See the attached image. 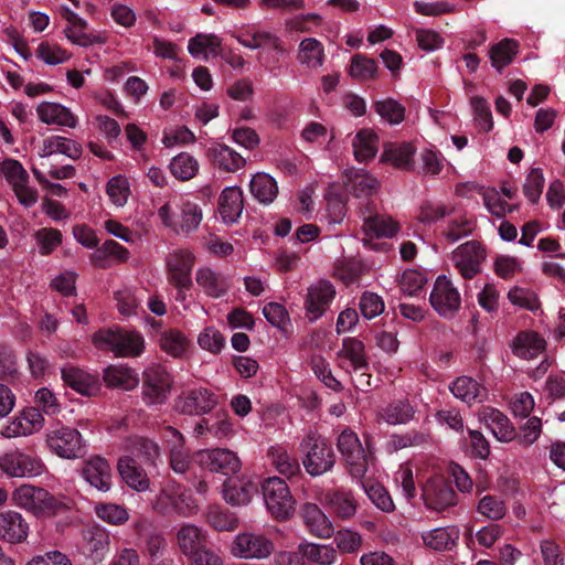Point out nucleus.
I'll return each mask as SVG.
<instances>
[{
	"mask_svg": "<svg viewBox=\"0 0 565 565\" xmlns=\"http://www.w3.org/2000/svg\"><path fill=\"white\" fill-rule=\"evenodd\" d=\"M345 186L356 196H370L380 188L379 180L363 169H348L345 171Z\"/></svg>",
	"mask_w": 565,
	"mask_h": 565,
	"instance_id": "nucleus-38",
	"label": "nucleus"
},
{
	"mask_svg": "<svg viewBox=\"0 0 565 565\" xmlns=\"http://www.w3.org/2000/svg\"><path fill=\"white\" fill-rule=\"evenodd\" d=\"M267 511L277 520H288L296 511V500L288 484L278 477L267 478L262 484Z\"/></svg>",
	"mask_w": 565,
	"mask_h": 565,
	"instance_id": "nucleus-7",
	"label": "nucleus"
},
{
	"mask_svg": "<svg viewBox=\"0 0 565 565\" xmlns=\"http://www.w3.org/2000/svg\"><path fill=\"white\" fill-rule=\"evenodd\" d=\"M95 512L99 519L114 525L124 524L129 520L128 510L116 503L98 504L95 507Z\"/></svg>",
	"mask_w": 565,
	"mask_h": 565,
	"instance_id": "nucleus-60",
	"label": "nucleus"
},
{
	"mask_svg": "<svg viewBox=\"0 0 565 565\" xmlns=\"http://www.w3.org/2000/svg\"><path fill=\"white\" fill-rule=\"evenodd\" d=\"M249 188L253 196L263 204L271 203L278 194L277 182L265 172L254 174Z\"/></svg>",
	"mask_w": 565,
	"mask_h": 565,
	"instance_id": "nucleus-45",
	"label": "nucleus"
},
{
	"mask_svg": "<svg viewBox=\"0 0 565 565\" xmlns=\"http://www.w3.org/2000/svg\"><path fill=\"white\" fill-rule=\"evenodd\" d=\"M38 503L34 516L52 518L67 510L71 505V500L64 495H54L43 489L42 492H40V500Z\"/></svg>",
	"mask_w": 565,
	"mask_h": 565,
	"instance_id": "nucleus-47",
	"label": "nucleus"
},
{
	"mask_svg": "<svg viewBox=\"0 0 565 565\" xmlns=\"http://www.w3.org/2000/svg\"><path fill=\"white\" fill-rule=\"evenodd\" d=\"M475 228V223L463 211L456 205V212L445 218L440 235L449 243H455L469 236Z\"/></svg>",
	"mask_w": 565,
	"mask_h": 565,
	"instance_id": "nucleus-30",
	"label": "nucleus"
},
{
	"mask_svg": "<svg viewBox=\"0 0 565 565\" xmlns=\"http://www.w3.org/2000/svg\"><path fill=\"white\" fill-rule=\"evenodd\" d=\"M375 110L383 120L391 125H397L404 120L405 109L394 99L379 100L375 104Z\"/></svg>",
	"mask_w": 565,
	"mask_h": 565,
	"instance_id": "nucleus-64",
	"label": "nucleus"
},
{
	"mask_svg": "<svg viewBox=\"0 0 565 565\" xmlns=\"http://www.w3.org/2000/svg\"><path fill=\"white\" fill-rule=\"evenodd\" d=\"M413 407L406 402L388 405L382 413V418L390 425H401L413 418Z\"/></svg>",
	"mask_w": 565,
	"mask_h": 565,
	"instance_id": "nucleus-63",
	"label": "nucleus"
},
{
	"mask_svg": "<svg viewBox=\"0 0 565 565\" xmlns=\"http://www.w3.org/2000/svg\"><path fill=\"white\" fill-rule=\"evenodd\" d=\"M62 379L66 385L84 396H93L99 391L98 379L81 369H63Z\"/></svg>",
	"mask_w": 565,
	"mask_h": 565,
	"instance_id": "nucleus-34",
	"label": "nucleus"
},
{
	"mask_svg": "<svg viewBox=\"0 0 565 565\" xmlns=\"http://www.w3.org/2000/svg\"><path fill=\"white\" fill-rule=\"evenodd\" d=\"M92 342L97 349L109 351L117 358L139 356L146 348L145 338L140 332L119 327L95 332Z\"/></svg>",
	"mask_w": 565,
	"mask_h": 565,
	"instance_id": "nucleus-3",
	"label": "nucleus"
},
{
	"mask_svg": "<svg viewBox=\"0 0 565 565\" xmlns=\"http://www.w3.org/2000/svg\"><path fill=\"white\" fill-rule=\"evenodd\" d=\"M450 391L465 403L482 402L487 397V390L469 376H460L454 381Z\"/></svg>",
	"mask_w": 565,
	"mask_h": 565,
	"instance_id": "nucleus-42",
	"label": "nucleus"
},
{
	"mask_svg": "<svg viewBox=\"0 0 565 565\" xmlns=\"http://www.w3.org/2000/svg\"><path fill=\"white\" fill-rule=\"evenodd\" d=\"M161 224L178 235L196 231L203 220L200 205L186 196H170L157 211Z\"/></svg>",
	"mask_w": 565,
	"mask_h": 565,
	"instance_id": "nucleus-2",
	"label": "nucleus"
},
{
	"mask_svg": "<svg viewBox=\"0 0 565 565\" xmlns=\"http://www.w3.org/2000/svg\"><path fill=\"white\" fill-rule=\"evenodd\" d=\"M45 469L42 459L20 450H11L0 456V470L8 478H35Z\"/></svg>",
	"mask_w": 565,
	"mask_h": 565,
	"instance_id": "nucleus-11",
	"label": "nucleus"
},
{
	"mask_svg": "<svg viewBox=\"0 0 565 565\" xmlns=\"http://www.w3.org/2000/svg\"><path fill=\"white\" fill-rule=\"evenodd\" d=\"M159 344L167 354L179 358L186 352L189 341L182 332L167 330L161 333Z\"/></svg>",
	"mask_w": 565,
	"mask_h": 565,
	"instance_id": "nucleus-55",
	"label": "nucleus"
},
{
	"mask_svg": "<svg viewBox=\"0 0 565 565\" xmlns=\"http://www.w3.org/2000/svg\"><path fill=\"white\" fill-rule=\"evenodd\" d=\"M106 193L114 205L118 207L124 206L130 195V184L128 179L121 174L113 177L107 182Z\"/></svg>",
	"mask_w": 565,
	"mask_h": 565,
	"instance_id": "nucleus-56",
	"label": "nucleus"
},
{
	"mask_svg": "<svg viewBox=\"0 0 565 565\" xmlns=\"http://www.w3.org/2000/svg\"><path fill=\"white\" fill-rule=\"evenodd\" d=\"M415 148L408 142H390L384 146L381 161L397 169L412 170Z\"/></svg>",
	"mask_w": 565,
	"mask_h": 565,
	"instance_id": "nucleus-32",
	"label": "nucleus"
},
{
	"mask_svg": "<svg viewBox=\"0 0 565 565\" xmlns=\"http://www.w3.org/2000/svg\"><path fill=\"white\" fill-rule=\"evenodd\" d=\"M0 174L13 189L24 181H29V175L23 166L15 159H6L0 163Z\"/></svg>",
	"mask_w": 565,
	"mask_h": 565,
	"instance_id": "nucleus-62",
	"label": "nucleus"
},
{
	"mask_svg": "<svg viewBox=\"0 0 565 565\" xmlns=\"http://www.w3.org/2000/svg\"><path fill=\"white\" fill-rule=\"evenodd\" d=\"M486 252L477 242H467L452 250L450 260L466 279H471L481 271Z\"/></svg>",
	"mask_w": 565,
	"mask_h": 565,
	"instance_id": "nucleus-18",
	"label": "nucleus"
},
{
	"mask_svg": "<svg viewBox=\"0 0 565 565\" xmlns=\"http://www.w3.org/2000/svg\"><path fill=\"white\" fill-rule=\"evenodd\" d=\"M142 396L147 405H161L168 399L173 386L171 374L161 365L146 369Z\"/></svg>",
	"mask_w": 565,
	"mask_h": 565,
	"instance_id": "nucleus-13",
	"label": "nucleus"
},
{
	"mask_svg": "<svg viewBox=\"0 0 565 565\" xmlns=\"http://www.w3.org/2000/svg\"><path fill=\"white\" fill-rule=\"evenodd\" d=\"M422 498L427 509L441 512L456 504V493L441 477L430 478L422 487Z\"/></svg>",
	"mask_w": 565,
	"mask_h": 565,
	"instance_id": "nucleus-19",
	"label": "nucleus"
},
{
	"mask_svg": "<svg viewBox=\"0 0 565 565\" xmlns=\"http://www.w3.org/2000/svg\"><path fill=\"white\" fill-rule=\"evenodd\" d=\"M33 237L41 255L51 254L62 243V233L52 227L38 230Z\"/></svg>",
	"mask_w": 565,
	"mask_h": 565,
	"instance_id": "nucleus-58",
	"label": "nucleus"
},
{
	"mask_svg": "<svg viewBox=\"0 0 565 565\" xmlns=\"http://www.w3.org/2000/svg\"><path fill=\"white\" fill-rule=\"evenodd\" d=\"M363 233L369 237H394L398 231V223L387 215H374L364 220Z\"/></svg>",
	"mask_w": 565,
	"mask_h": 565,
	"instance_id": "nucleus-44",
	"label": "nucleus"
},
{
	"mask_svg": "<svg viewBox=\"0 0 565 565\" xmlns=\"http://www.w3.org/2000/svg\"><path fill=\"white\" fill-rule=\"evenodd\" d=\"M153 508L166 515L190 518L198 513L199 504L191 492L175 482L168 483L157 495Z\"/></svg>",
	"mask_w": 565,
	"mask_h": 565,
	"instance_id": "nucleus-5",
	"label": "nucleus"
},
{
	"mask_svg": "<svg viewBox=\"0 0 565 565\" xmlns=\"http://www.w3.org/2000/svg\"><path fill=\"white\" fill-rule=\"evenodd\" d=\"M30 533V524L18 511H0V540L8 544L24 543Z\"/></svg>",
	"mask_w": 565,
	"mask_h": 565,
	"instance_id": "nucleus-22",
	"label": "nucleus"
},
{
	"mask_svg": "<svg viewBox=\"0 0 565 565\" xmlns=\"http://www.w3.org/2000/svg\"><path fill=\"white\" fill-rule=\"evenodd\" d=\"M188 51L194 58L207 61L221 54L222 40L214 33H199L189 40Z\"/></svg>",
	"mask_w": 565,
	"mask_h": 565,
	"instance_id": "nucleus-33",
	"label": "nucleus"
},
{
	"mask_svg": "<svg viewBox=\"0 0 565 565\" xmlns=\"http://www.w3.org/2000/svg\"><path fill=\"white\" fill-rule=\"evenodd\" d=\"M39 119L46 125H55L67 128H76L77 117L73 111L58 103L42 102L36 107Z\"/></svg>",
	"mask_w": 565,
	"mask_h": 565,
	"instance_id": "nucleus-27",
	"label": "nucleus"
},
{
	"mask_svg": "<svg viewBox=\"0 0 565 565\" xmlns=\"http://www.w3.org/2000/svg\"><path fill=\"white\" fill-rule=\"evenodd\" d=\"M268 456L279 473L291 478L300 472L298 459L290 455L285 446H271Z\"/></svg>",
	"mask_w": 565,
	"mask_h": 565,
	"instance_id": "nucleus-46",
	"label": "nucleus"
},
{
	"mask_svg": "<svg viewBox=\"0 0 565 565\" xmlns=\"http://www.w3.org/2000/svg\"><path fill=\"white\" fill-rule=\"evenodd\" d=\"M455 212L456 204L452 202H425L419 207L417 220L429 225L451 216Z\"/></svg>",
	"mask_w": 565,
	"mask_h": 565,
	"instance_id": "nucleus-48",
	"label": "nucleus"
},
{
	"mask_svg": "<svg viewBox=\"0 0 565 565\" xmlns=\"http://www.w3.org/2000/svg\"><path fill=\"white\" fill-rule=\"evenodd\" d=\"M36 56L45 64L55 66L68 61L71 54L55 43L42 42L36 49Z\"/></svg>",
	"mask_w": 565,
	"mask_h": 565,
	"instance_id": "nucleus-57",
	"label": "nucleus"
},
{
	"mask_svg": "<svg viewBox=\"0 0 565 565\" xmlns=\"http://www.w3.org/2000/svg\"><path fill=\"white\" fill-rule=\"evenodd\" d=\"M195 458L202 468L224 476L236 475L242 468L236 452L227 448L202 449L196 452Z\"/></svg>",
	"mask_w": 565,
	"mask_h": 565,
	"instance_id": "nucleus-16",
	"label": "nucleus"
},
{
	"mask_svg": "<svg viewBox=\"0 0 565 565\" xmlns=\"http://www.w3.org/2000/svg\"><path fill=\"white\" fill-rule=\"evenodd\" d=\"M243 193L238 186L225 188L218 199V211L224 223H235L243 212Z\"/></svg>",
	"mask_w": 565,
	"mask_h": 565,
	"instance_id": "nucleus-37",
	"label": "nucleus"
},
{
	"mask_svg": "<svg viewBox=\"0 0 565 565\" xmlns=\"http://www.w3.org/2000/svg\"><path fill=\"white\" fill-rule=\"evenodd\" d=\"M195 281L204 294L212 298L222 297L228 288L225 278L209 267H201L196 270Z\"/></svg>",
	"mask_w": 565,
	"mask_h": 565,
	"instance_id": "nucleus-43",
	"label": "nucleus"
},
{
	"mask_svg": "<svg viewBox=\"0 0 565 565\" xmlns=\"http://www.w3.org/2000/svg\"><path fill=\"white\" fill-rule=\"evenodd\" d=\"M429 300L434 310L445 318L454 316L461 305L460 294L447 276L437 277Z\"/></svg>",
	"mask_w": 565,
	"mask_h": 565,
	"instance_id": "nucleus-17",
	"label": "nucleus"
},
{
	"mask_svg": "<svg viewBox=\"0 0 565 565\" xmlns=\"http://www.w3.org/2000/svg\"><path fill=\"white\" fill-rule=\"evenodd\" d=\"M205 543V531L195 524H182L177 531V544L188 558L204 547Z\"/></svg>",
	"mask_w": 565,
	"mask_h": 565,
	"instance_id": "nucleus-31",
	"label": "nucleus"
},
{
	"mask_svg": "<svg viewBox=\"0 0 565 565\" xmlns=\"http://www.w3.org/2000/svg\"><path fill=\"white\" fill-rule=\"evenodd\" d=\"M519 52V43L512 39H503L489 47L488 56L498 72L510 65Z\"/></svg>",
	"mask_w": 565,
	"mask_h": 565,
	"instance_id": "nucleus-41",
	"label": "nucleus"
},
{
	"mask_svg": "<svg viewBox=\"0 0 565 565\" xmlns=\"http://www.w3.org/2000/svg\"><path fill=\"white\" fill-rule=\"evenodd\" d=\"M217 405V397L204 387L183 392L175 402L177 409L186 415H203L213 411Z\"/></svg>",
	"mask_w": 565,
	"mask_h": 565,
	"instance_id": "nucleus-20",
	"label": "nucleus"
},
{
	"mask_svg": "<svg viewBox=\"0 0 565 565\" xmlns=\"http://www.w3.org/2000/svg\"><path fill=\"white\" fill-rule=\"evenodd\" d=\"M81 145L73 139L63 136H51L45 138L39 150V156L43 159L54 154H64L67 158L77 159L81 157Z\"/></svg>",
	"mask_w": 565,
	"mask_h": 565,
	"instance_id": "nucleus-36",
	"label": "nucleus"
},
{
	"mask_svg": "<svg viewBox=\"0 0 565 565\" xmlns=\"http://www.w3.org/2000/svg\"><path fill=\"white\" fill-rule=\"evenodd\" d=\"M232 36L244 47L252 51L271 50L277 54L285 53L280 38L269 30L256 25H246L234 33Z\"/></svg>",
	"mask_w": 565,
	"mask_h": 565,
	"instance_id": "nucleus-15",
	"label": "nucleus"
},
{
	"mask_svg": "<svg viewBox=\"0 0 565 565\" xmlns=\"http://www.w3.org/2000/svg\"><path fill=\"white\" fill-rule=\"evenodd\" d=\"M425 546L435 551L450 550L459 539L456 526L436 527L420 533Z\"/></svg>",
	"mask_w": 565,
	"mask_h": 565,
	"instance_id": "nucleus-39",
	"label": "nucleus"
},
{
	"mask_svg": "<svg viewBox=\"0 0 565 565\" xmlns=\"http://www.w3.org/2000/svg\"><path fill=\"white\" fill-rule=\"evenodd\" d=\"M379 149V138L371 129L360 130L353 139L355 159L360 162L373 159Z\"/></svg>",
	"mask_w": 565,
	"mask_h": 565,
	"instance_id": "nucleus-49",
	"label": "nucleus"
},
{
	"mask_svg": "<svg viewBox=\"0 0 565 565\" xmlns=\"http://www.w3.org/2000/svg\"><path fill=\"white\" fill-rule=\"evenodd\" d=\"M126 448L136 457L122 456L118 460V472L128 487L137 491H146L149 488V479L137 459L154 462L159 457V446L149 439L135 437L127 441Z\"/></svg>",
	"mask_w": 565,
	"mask_h": 565,
	"instance_id": "nucleus-1",
	"label": "nucleus"
},
{
	"mask_svg": "<svg viewBox=\"0 0 565 565\" xmlns=\"http://www.w3.org/2000/svg\"><path fill=\"white\" fill-rule=\"evenodd\" d=\"M169 168L173 177L181 181H188L196 175L199 162L190 153L181 152L172 158Z\"/></svg>",
	"mask_w": 565,
	"mask_h": 565,
	"instance_id": "nucleus-54",
	"label": "nucleus"
},
{
	"mask_svg": "<svg viewBox=\"0 0 565 565\" xmlns=\"http://www.w3.org/2000/svg\"><path fill=\"white\" fill-rule=\"evenodd\" d=\"M482 198L486 209L497 217H502L514 210V206L510 205L495 189H484Z\"/></svg>",
	"mask_w": 565,
	"mask_h": 565,
	"instance_id": "nucleus-59",
	"label": "nucleus"
},
{
	"mask_svg": "<svg viewBox=\"0 0 565 565\" xmlns=\"http://www.w3.org/2000/svg\"><path fill=\"white\" fill-rule=\"evenodd\" d=\"M274 550V542L269 537L253 531L238 533L230 546L231 554L239 559H265Z\"/></svg>",
	"mask_w": 565,
	"mask_h": 565,
	"instance_id": "nucleus-10",
	"label": "nucleus"
},
{
	"mask_svg": "<svg viewBox=\"0 0 565 565\" xmlns=\"http://www.w3.org/2000/svg\"><path fill=\"white\" fill-rule=\"evenodd\" d=\"M104 381L109 387L130 391L138 386L139 376L134 369L119 364L108 366L104 371Z\"/></svg>",
	"mask_w": 565,
	"mask_h": 565,
	"instance_id": "nucleus-40",
	"label": "nucleus"
},
{
	"mask_svg": "<svg viewBox=\"0 0 565 565\" xmlns=\"http://www.w3.org/2000/svg\"><path fill=\"white\" fill-rule=\"evenodd\" d=\"M349 72L353 78L361 81L371 79L376 76L377 65L374 60L361 54H355L352 57Z\"/></svg>",
	"mask_w": 565,
	"mask_h": 565,
	"instance_id": "nucleus-61",
	"label": "nucleus"
},
{
	"mask_svg": "<svg viewBox=\"0 0 565 565\" xmlns=\"http://www.w3.org/2000/svg\"><path fill=\"white\" fill-rule=\"evenodd\" d=\"M223 498L232 505H246L257 493V486L245 476L228 478L223 483Z\"/></svg>",
	"mask_w": 565,
	"mask_h": 565,
	"instance_id": "nucleus-25",
	"label": "nucleus"
},
{
	"mask_svg": "<svg viewBox=\"0 0 565 565\" xmlns=\"http://www.w3.org/2000/svg\"><path fill=\"white\" fill-rule=\"evenodd\" d=\"M206 157L214 166L226 172H235L246 164V160L236 150L215 141L206 149Z\"/></svg>",
	"mask_w": 565,
	"mask_h": 565,
	"instance_id": "nucleus-26",
	"label": "nucleus"
},
{
	"mask_svg": "<svg viewBox=\"0 0 565 565\" xmlns=\"http://www.w3.org/2000/svg\"><path fill=\"white\" fill-rule=\"evenodd\" d=\"M486 423L500 441H510L515 437L514 428L512 427L509 418L498 409H489L484 413Z\"/></svg>",
	"mask_w": 565,
	"mask_h": 565,
	"instance_id": "nucleus-50",
	"label": "nucleus"
},
{
	"mask_svg": "<svg viewBox=\"0 0 565 565\" xmlns=\"http://www.w3.org/2000/svg\"><path fill=\"white\" fill-rule=\"evenodd\" d=\"M335 289L328 280H320L310 286L306 299V310L310 320H317L334 299Z\"/></svg>",
	"mask_w": 565,
	"mask_h": 565,
	"instance_id": "nucleus-23",
	"label": "nucleus"
},
{
	"mask_svg": "<svg viewBox=\"0 0 565 565\" xmlns=\"http://www.w3.org/2000/svg\"><path fill=\"white\" fill-rule=\"evenodd\" d=\"M298 552L309 562L321 565H331L337 559L335 550L327 544L301 543L298 546Z\"/></svg>",
	"mask_w": 565,
	"mask_h": 565,
	"instance_id": "nucleus-51",
	"label": "nucleus"
},
{
	"mask_svg": "<svg viewBox=\"0 0 565 565\" xmlns=\"http://www.w3.org/2000/svg\"><path fill=\"white\" fill-rule=\"evenodd\" d=\"M194 264L195 256L189 249H174L167 255V279L180 292L191 287Z\"/></svg>",
	"mask_w": 565,
	"mask_h": 565,
	"instance_id": "nucleus-12",
	"label": "nucleus"
},
{
	"mask_svg": "<svg viewBox=\"0 0 565 565\" xmlns=\"http://www.w3.org/2000/svg\"><path fill=\"white\" fill-rule=\"evenodd\" d=\"M45 445L51 452L63 459L78 458L85 449L81 433L63 425L46 429Z\"/></svg>",
	"mask_w": 565,
	"mask_h": 565,
	"instance_id": "nucleus-8",
	"label": "nucleus"
},
{
	"mask_svg": "<svg viewBox=\"0 0 565 565\" xmlns=\"http://www.w3.org/2000/svg\"><path fill=\"white\" fill-rule=\"evenodd\" d=\"M61 14L67 22L64 34L73 44L87 47L106 43L107 35L104 32L88 30L87 22L66 6L61 7Z\"/></svg>",
	"mask_w": 565,
	"mask_h": 565,
	"instance_id": "nucleus-14",
	"label": "nucleus"
},
{
	"mask_svg": "<svg viewBox=\"0 0 565 565\" xmlns=\"http://www.w3.org/2000/svg\"><path fill=\"white\" fill-rule=\"evenodd\" d=\"M302 520L308 531L320 539H329L334 526L329 516L315 503H306L301 509Z\"/></svg>",
	"mask_w": 565,
	"mask_h": 565,
	"instance_id": "nucleus-28",
	"label": "nucleus"
},
{
	"mask_svg": "<svg viewBox=\"0 0 565 565\" xmlns=\"http://www.w3.org/2000/svg\"><path fill=\"white\" fill-rule=\"evenodd\" d=\"M320 502L334 516L342 520L352 519L358 511V503L352 492L344 489L324 492L320 498Z\"/></svg>",
	"mask_w": 565,
	"mask_h": 565,
	"instance_id": "nucleus-24",
	"label": "nucleus"
},
{
	"mask_svg": "<svg viewBox=\"0 0 565 565\" xmlns=\"http://www.w3.org/2000/svg\"><path fill=\"white\" fill-rule=\"evenodd\" d=\"M84 547L87 553L96 558L103 556L109 545V535L105 529L90 526L83 533Z\"/></svg>",
	"mask_w": 565,
	"mask_h": 565,
	"instance_id": "nucleus-53",
	"label": "nucleus"
},
{
	"mask_svg": "<svg viewBox=\"0 0 565 565\" xmlns=\"http://www.w3.org/2000/svg\"><path fill=\"white\" fill-rule=\"evenodd\" d=\"M298 60L309 68L320 67L324 60L322 44L313 38L302 40L299 44Z\"/></svg>",
	"mask_w": 565,
	"mask_h": 565,
	"instance_id": "nucleus-52",
	"label": "nucleus"
},
{
	"mask_svg": "<svg viewBox=\"0 0 565 565\" xmlns=\"http://www.w3.org/2000/svg\"><path fill=\"white\" fill-rule=\"evenodd\" d=\"M44 417L36 407H26L14 416L1 430L6 438L30 436L41 430Z\"/></svg>",
	"mask_w": 565,
	"mask_h": 565,
	"instance_id": "nucleus-21",
	"label": "nucleus"
},
{
	"mask_svg": "<svg viewBox=\"0 0 565 565\" xmlns=\"http://www.w3.org/2000/svg\"><path fill=\"white\" fill-rule=\"evenodd\" d=\"M337 447L353 478H362L369 467L371 456L363 447L358 435L345 428L338 437Z\"/></svg>",
	"mask_w": 565,
	"mask_h": 565,
	"instance_id": "nucleus-9",
	"label": "nucleus"
},
{
	"mask_svg": "<svg viewBox=\"0 0 565 565\" xmlns=\"http://www.w3.org/2000/svg\"><path fill=\"white\" fill-rule=\"evenodd\" d=\"M337 359L341 369L355 372L352 381L356 388L366 391L371 387V375L365 372L369 363L362 341L355 338H345L342 348L337 353Z\"/></svg>",
	"mask_w": 565,
	"mask_h": 565,
	"instance_id": "nucleus-6",
	"label": "nucleus"
},
{
	"mask_svg": "<svg viewBox=\"0 0 565 565\" xmlns=\"http://www.w3.org/2000/svg\"><path fill=\"white\" fill-rule=\"evenodd\" d=\"M82 476L99 491L106 492L111 488V468L108 461L102 457L88 459L85 462Z\"/></svg>",
	"mask_w": 565,
	"mask_h": 565,
	"instance_id": "nucleus-29",
	"label": "nucleus"
},
{
	"mask_svg": "<svg viewBox=\"0 0 565 565\" xmlns=\"http://www.w3.org/2000/svg\"><path fill=\"white\" fill-rule=\"evenodd\" d=\"M545 340L534 331L520 332L512 342V352L523 360H532L545 350Z\"/></svg>",
	"mask_w": 565,
	"mask_h": 565,
	"instance_id": "nucleus-35",
	"label": "nucleus"
},
{
	"mask_svg": "<svg viewBox=\"0 0 565 565\" xmlns=\"http://www.w3.org/2000/svg\"><path fill=\"white\" fill-rule=\"evenodd\" d=\"M302 465L306 471L318 477L330 471L335 462L332 447L317 431H309L300 443Z\"/></svg>",
	"mask_w": 565,
	"mask_h": 565,
	"instance_id": "nucleus-4",
	"label": "nucleus"
}]
</instances>
